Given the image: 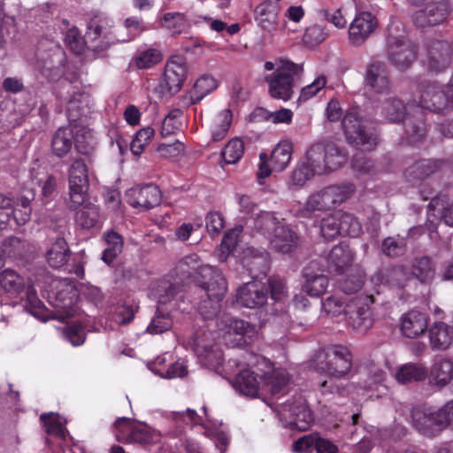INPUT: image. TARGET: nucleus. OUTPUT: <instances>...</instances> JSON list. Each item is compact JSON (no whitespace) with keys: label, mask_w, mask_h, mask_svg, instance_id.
<instances>
[{"label":"nucleus","mask_w":453,"mask_h":453,"mask_svg":"<svg viewBox=\"0 0 453 453\" xmlns=\"http://www.w3.org/2000/svg\"><path fill=\"white\" fill-rule=\"evenodd\" d=\"M440 168L438 161L434 159H423L415 162L405 171V177L410 182L423 180L435 173Z\"/></svg>","instance_id":"58836bf2"},{"label":"nucleus","mask_w":453,"mask_h":453,"mask_svg":"<svg viewBox=\"0 0 453 453\" xmlns=\"http://www.w3.org/2000/svg\"><path fill=\"white\" fill-rule=\"evenodd\" d=\"M209 266L202 265L196 254H191L183 257L176 265V275L180 280L194 279L196 281L201 279V269Z\"/></svg>","instance_id":"e433bc0d"},{"label":"nucleus","mask_w":453,"mask_h":453,"mask_svg":"<svg viewBox=\"0 0 453 453\" xmlns=\"http://www.w3.org/2000/svg\"><path fill=\"white\" fill-rule=\"evenodd\" d=\"M426 380L431 387L439 389L449 385L453 381V359L448 357L434 358Z\"/></svg>","instance_id":"a878e982"},{"label":"nucleus","mask_w":453,"mask_h":453,"mask_svg":"<svg viewBox=\"0 0 453 453\" xmlns=\"http://www.w3.org/2000/svg\"><path fill=\"white\" fill-rule=\"evenodd\" d=\"M31 182L41 188L42 195L50 196L56 188V179L37 163L29 170Z\"/></svg>","instance_id":"4c0bfd02"},{"label":"nucleus","mask_w":453,"mask_h":453,"mask_svg":"<svg viewBox=\"0 0 453 453\" xmlns=\"http://www.w3.org/2000/svg\"><path fill=\"white\" fill-rule=\"evenodd\" d=\"M354 191V186L349 183L326 187L310 196L302 213L303 216H308L311 211L326 210L339 205L351 197Z\"/></svg>","instance_id":"0eeeda50"},{"label":"nucleus","mask_w":453,"mask_h":453,"mask_svg":"<svg viewBox=\"0 0 453 453\" xmlns=\"http://www.w3.org/2000/svg\"><path fill=\"white\" fill-rule=\"evenodd\" d=\"M319 359L327 361L319 366V370L326 372L331 377L342 378L349 373L352 366V357L349 350L342 345L329 348L326 353H319Z\"/></svg>","instance_id":"dca6fc26"},{"label":"nucleus","mask_w":453,"mask_h":453,"mask_svg":"<svg viewBox=\"0 0 453 453\" xmlns=\"http://www.w3.org/2000/svg\"><path fill=\"white\" fill-rule=\"evenodd\" d=\"M353 260L354 254L348 245H337L327 257V269L330 273L342 274L350 268Z\"/></svg>","instance_id":"2f4dec72"},{"label":"nucleus","mask_w":453,"mask_h":453,"mask_svg":"<svg viewBox=\"0 0 453 453\" xmlns=\"http://www.w3.org/2000/svg\"><path fill=\"white\" fill-rule=\"evenodd\" d=\"M340 288L346 294H353L357 292L364 284V275L358 272L355 275L348 276L340 281Z\"/></svg>","instance_id":"774afa93"},{"label":"nucleus","mask_w":453,"mask_h":453,"mask_svg":"<svg viewBox=\"0 0 453 453\" xmlns=\"http://www.w3.org/2000/svg\"><path fill=\"white\" fill-rule=\"evenodd\" d=\"M181 111L180 110L172 111L162 121L161 134L163 136L173 134L175 130H178L180 127V117Z\"/></svg>","instance_id":"338daca9"},{"label":"nucleus","mask_w":453,"mask_h":453,"mask_svg":"<svg viewBox=\"0 0 453 453\" xmlns=\"http://www.w3.org/2000/svg\"><path fill=\"white\" fill-rule=\"evenodd\" d=\"M327 36V33L324 27L319 25H312L309 27L303 35V42L309 47H315L320 44Z\"/></svg>","instance_id":"052dcab7"},{"label":"nucleus","mask_w":453,"mask_h":453,"mask_svg":"<svg viewBox=\"0 0 453 453\" xmlns=\"http://www.w3.org/2000/svg\"><path fill=\"white\" fill-rule=\"evenodd\" d=\"M201 270V279L197 282L207 298L197 303V310L204 320L216 318L217 329L213 332V339L231 347L249 344L257 336V326L229 314L218 317L227 291L226 280L215 267L206 266Z\"/></svg>","instance_id":"f257e3e1"},{"label":"nucleus","mask_w":453,"mask_h":453,"mask_svg":"<svg viewBox=\"0 0 453 453\" xmlns=\"http://www.w3.org/2000/svg\"><path fill=\"white\" fill-rule=\"evenodd\" d=\"M30 251V243L17 236H9L1 243V255L13 262L23 260Z\"/></svg>","instance_id":"473e14b6"},{"label":"nucleus","mask_w":453,"mask_h":453,"mask_svg":"<svg viewBox=\"0 0 453 453\" xmlns=\"http://www.w3.org/2000/svg\"><path fill=\"white\" fill-rule=\"evenodd\" d=\"M45 431L50 435H55L61 440H65V436L68 434L65 425L66 421L62 418L58 414L49 413L42 414L41 416Z\"/></svg>","instance_id":"49530a36"},{"label":"nucleus","mask_w":453,"mask_h":453,"mask_svg":"<svg viewBox=\"0 0 453 453\" xmlns=\"http://www.w3.org/2000/svg\"><path fill=\"white\" fill-rule=\"evenodd\" d=\"M453 45L447 41L436 40L430 42L427 50L426 65L429 69L440 72L449 65Z\"/></svg>","instance_id":"c85d7f7f"},{"label":"nucleus","mask_w":453,"mask_h":453,"mask_svg":"<svg viewBox=\"0 0 453 453\" xmlns=\"http://www.w3.org/2000/svg\"><path fill=\"white\" fill-rule=\"evenodd\" d=\"M340 221L341 218L339 216V211L326 216L322 219L320 226L322 236L326 240H330L342 234Z\"/></svg>","instance_id":"603ef678"},{"label":"nucleus","mask_w":453,"mask_h":453,"mask_svg":"<svg viewBox=\"0 0 453 453\" xmlns=\"http://www.w3.org/2000/svg\"><path fill=\"white\" fill-rule=\"evenodd\" d=\"M172 326L173 320L168 315L157 312L148 326L147 332L150 334H160L171 329Z\"/></svg>","instance_id":"e2e57ef3"},{"label":"nucleus","mask_w":453,"mask_h":453,"mask_svg":"<svg viewBox=\"0 0 453 453\" xmlns=\"http://www.w3.org/2000/svg\"><path fill=\"white\" fill-rule=\"evenodd\" d=\"M219 86L217 80L209 74L199 77L189 90V98L192 104L200 102L206 96L213 92Z\"/></svg>","instance_id":"ea45409f"},{"label":"nucleus","mask_w":453,"mask_h":453,"mask_svg":"<svg viewBox=\"0 0 453 453\" xmlns=\"http://www.w3.org/2000/svg\"><path fill=\"white\" fill-rule=\"evenodd\" d=\"M412 280L410 269L404 265L394 266L384 273L376 274L372 280L380 281L392 288H403Z\"/></svg>","instance_id":"f704fd0d"},{"label":"nucleus","mask_w":453,"mask_h":453,"mask_svg":"<svg viewBox=\"0 0 453 453\" xmlns=\"http://www.w3.org/2000/svg\"><path fill=\"white\" fill-rule=\"evenodd\" d=\"M372 303V296L365 298L351 299V303L348 310V315L345 318L346 324L357 333L364 334L367 332L373 324L369 303Z\"/></svg>","instance_id":"a211bd4d"},{"label":"nucleus","mask_w":453,"mask_h":453,"mask_svg":"<svg viewBox=\"0 0 453 453\" xmlns=\"http://www.w3.org/2000/svg\"><path fill=\"white\" fill-rule=\"evenodd\" d=\"M70 255L71 250L66 241L58 237L47 250L46 259L50 267L59 269L67 264Z\"/></svg>","instance_id":"c9c22d12"},{"label":"nucleus","mask_w":453,"mask_h":453,"mask_svg":"<svg viewBox=\"0 0 453 453\" xmlns=\"http://www.w3.org/2000/svg\"><path fill=\"white\" fill-rule=\"evenodd\" d=\"M280 416L286 420L287 426L299 431L308 430L313 422L311 411L302 397L295 403H285L280 411Z\"/></svg>","instance_id":"f3484780"},{"label":"nucleus","mask_w":453,"mask_h":453,"mask_svg":"<svg viewBox=\"0 0 453 453\" xmlns=\"http://www.w3.org/2000/svg\"><path fill=\"white\" fill-rule=\"evenodd\" d=\"M104 239L108 244L103 253L102 259L106 264L110 265L114 258L122 251L123 240L120 234L114 231H110L104 234Z\"/></svg>","instance_id":"09e8293b"},{"label":"nucleus","mask_w":453,"mask_h":453,"mask_svg":"<svg viewBox=\"0 0 453 453\" xmlns=\"http://www.w3.org/2000/svg\"><path fill=\"white\" fill-rule=\"evenodd\" d=\"M365 89L371 95H383L389 90L388 73L384 64L372 63L365 75Z\"/></svg>","instance_id":"bb28decb"},{"label":"nucleus","mask_w":453,"mask_h":453,"mask_svg":"<svg viewBox=\"0 0 453 453\" xmlns=\"http://www.w3.org/2000/svg\"><path fill=\"white\" fill-rule=\"evenodd\" d=\"M392 376L401 385L420 382L426 380L428 368L422 363L408 362L398 365L392 372Z\"/></svg>","instance_id":"c756f323"},{"label":"nucleus","mask_w":453,"mask_h":453,"mask_svg":"<svg viewBox=\"0 0 453 453\" xmlns=\"http://www.w3.org/2000/svg\"><path fill=\"white\" fill-rule=\"evenodd\" d=\"M342 235L357 237L360 234L362 227L358 220L350 213L339 211Z\"/></svg>","instance_id":"bf43d9fd"},{"label":"nucleus","mask_w":453,"mask_h":453,"mask_svg":"<svg viewBox=\"0 0 453 453\" xmlns=\"http://www.w3.org/2000/svg\"><path fill=\"white\" fill-rule=\"evenodd\" d=\"M73 143L79 152L88 153L94 145V137L91 131L84 127L67 126L58 128L51 141V149L54 155L63 157L71 150Z\"/></svg>","instance_id":"39448f33"},{"label":"nucleus","mask_w":453,"mask_h":453,"mask_svg":"<svg viewBox=\"0 0 453 453\" xmlns=\"http://www.w3.org/2000/svg\"><path fill=\"white\" fill-rule=\"evenodd\" d=\"M453 108V78L448 84L446 90H441L435 84H429L420 91L419 102L416 105H410L415 113L421 119L423 109L430 111H441L446 108Z\"/></svg>","instance_id":"9d476101"},{"label":"nucleus","mask_w":453,"mask_h":453,"mask_svg":"<svg viewBox=\"0 0 453 453\" xmlns=\"http://www.w3.org/2000/svg\"><path fill=\"white\" fill-rule=\"evenodd\" d=\"M326 84V78L324 75L318 76L313 82L303 87L300 92L298 100L302 102L308 101L321 91Z\"/></svg>","instance_id":"0e129e2a"},{"label":"nucleus","mask_w":453,"mask_h":453,"mask_svg":"<svg viewBox=\"0 0 453 453\" xmlns=\"http://www.w3.org/2000/svg\"><path fill=\"white\" fill-rule=\"evenodd\" d=\"M188 77V65L180 57H172L165 63L164 73L154 92L159 97L165 95H175L180 91Z\"/></svg>","instance_id":"1a4fd4ad"},{"label":"nucleus","mask_w":453,"mask_h":453,"mask_svg":"<svg viewBox=\"0 0 453 453\" xmlns=\"http://www.w3.org/2000/svg\"><path fill=\"white\" fill-rule=\"evenodd\" d=\"M241 228L236 227L228 231L223 237L221 244L218 250V258L220 261H225L228 257V256L234 251L236 248L238 236L241 233Z\"/></svg>","instance_id":"6e6d98bb"},{"label":"nucleus","mask_w":453,"mask_h":453,"mask_svg":"<svg viewBox=\"0 0 453 453\" xmlns=\"http://www.w3.org/2000/svg\"><path fill=\"white\" fill-rule=\"evenodd\" d=\"M350 303L351 300L347 301L342 299L341 296L334 295L327 297L322 302V310L326 313V315L332 318L343 314L345 319L348 315V310L351 309L349 307Z\"/></svg>","instance_id":"de8ad7c7"},{"label":"nucleus","mask_w":453,"mask_h":453,"mask_svg":"<svg viewBox=\"0 0 453 453\" xmlns=\"http://www.w3.org/2000/svg\"><path fill=\"white\" fill-rule=\"evenodd\" d=\"M160 24L163 27L178 34L189 27L186 15L181 12L165 13Z\"/></svg>","instance_id":"3c124183"},{"label":"nucleus","mask_w":453,"mask_h":453,"mask_svg":"<svg viewBox=\"0 0 453 453\" xmlns=\"http://www.w3.org/2000/svg\"><path fill=\"white\" fill-rule=\"evenodd\" d=\"M449 13V5L446 1L428 3L424 9L412 14V22L418 27H433L443 23Z\"/></svg>","instance_id":"4be33fe9"},{"label":"nucleus","mask_w":453,"mask_h":453,"mask_svg":"<svg viewBox=\"0 0 453 453\" xmlns=\"http://www.w3.org/2000/svg\"><path fill=\"white\" fill-rule=\"evenodd\" d=\"M428 316L417 310L403 313L400 319V331L410 339L422 336L427 330Z\"/></svg>","instance_id":"cd10ccee"},{"label":"nucleus","mask_w":453,"mask_h":453,"mask_svg":"<svg viewBox=\"0 0 453 453\" xmlns=\"http://www.w3.org/2000/svg\"><path fill=\"white\" fill-rule=\"evenodd\" d=\"M12 220L19 226L25 225L30 219L31 207L28 199H20L12 209Z\"/></svg>","instance_id":"680f3d73"},{"label":"nucleus","mask_w":453,"mask_h":453,"mask_svg":"<svg viewBox=\"0 0 453 453\" xmlns=\"http://www.w3.org/2000/svg\"><path fill=\"white\" fill-rule=\"evenodd\" d=\"M54 286L57 291L50 296V303L57 310L55 319L63 321L73 317L77 312V290L65 280H56Z\"/></svg>","instance_id":"4468645a"},{"label":"nucleus","mask_w":453,"mask_h":453,"mask_svg":"<svg viewBox=\"0 0 453 453\" xmlns=\"http://www.w3.org/2000/svg\"><path fill=\"white\" fill-rule=\"evenodd\" d=\"M441 418V408L418 406L411 411L413 426L426 436H434L443 429Z\"/></svg>","instance_id":"aec40b11"},{"label":"nucleus","mask_w":453,"mask_h":453,"mask_svg":"<svg viewBox=\"0 0 453 453\" xmlns=\"http://www.w3.org/2000/svg\"><path fill=\"white\" fill-rule=\"evenodd\" d=\"M410 105H416V104H410L406 107L400 100L392 99L388 101V105L385 107V112L389 121L396 122L404 118L405 112L408 110L409 116L404 119V126L411 142H416L425 135L426 125L418 117V114L410 109Z\"/></svg>","instance_id":"9b49d317"},{"label":"nucleus","mask_w":453,"mask_h":453,"mask_svg":"<svg viewBox=\"0 0 453 453\" xmlns=\"http://www.w3.org/2000/svg\"><path fill=\"white\" fill-rule=\"evenodd\" d=\"M392 30L391 26L388 38V60L398 68H406L416 58V49L410 42H405L403 36L394 35Z\"/></svg>","instance_id":"412c9836"},{"label":"nucleus","mask_w":453,"mask_h":453,"mask_svg":"<svg viewBox=\"0 0 453 453\" xmlns=\"http://www.w3.org/2000/svg\"><path fill=\"white\" fill-rule=\"evenodd\" d=\"M428 340L433 350H446L453 342V334L443 322H434L427 327Z\"/></svg>","instance_id":"72a5a7b5"},{"label":"nucleus","mask_w":453,"mask_h":453,"mask_svg":"<svg viewBox=\"0 0 453 453\" xmlns=\"http://www.w3.org/2000/svg\"><path fill=\"white\" fill-rule=\"evenodd\" d=\"M76 222L82 228L90 229L99 224L98 208L91 203L84 205L76 213Z\"/></svg>","instance_id":"8fccbe9b"},{"label":"nucleus","mask_w":453,"mask_h":453,"mask_svg":"<svg viewBox=\"0 0 453 453\" xmlns=\"http://www.w3.org/2000/svg\"><path fill=\"white\" fill-rule=\"evenodd\" d=\"M378 27L376 17L370 12H358L349 27V40L352 45H362Z\"/></svg>","instance_id":"5701e85b"},{"label":"nucleus","mask_w":453,"mask_h":453,"mask_svg":"<svg viewBox=\"0 0 453 453\" xmlns=\"http://www.w3.org/2000/svg\"><path fill=\"white\" fill-rule=\"evenodd\" d=\"M289 376L285 369L274 368L269 360L258 357L254 365L240 370L234 387L243 395L259 398L268 394H284Z\"/></svg>","instance_id":"f03ea898"},{"label":"nucleus","mask_w":453,"mask_h":453,"mask_svg":"<svg viewBox=\"0 0 453 453\" xmlns=\"http://www.w3.org/2000/svg\"><path fill=\"white\" fill-rule=\"evenodd\" d=\"M342 128L348 141L364 150H372L378 144L377 135L366 131L357 109H351L346 113L342 119Z\"/></svg>","instance_id":"f8f14e48"},{"label":"nucleus","mask_w":453,"mask_h":453,"mask_svg":"<svg viewBox=\"0 0 453 453\" xmlns=\"http://www.w3.org/2000/svg\"><path fill=\"white\" fill-rule=\"evenodd\" d=\"M267 253L259 251L253 247H247L243 250L242 264L244 266L249 267V270L252 272V265L265 263L267 261Z\"/></svg>","instance_id":"69168bd1"},{"label":"nucleus","mask_w":453,"mask_h":453,"mask_svg":"<svg viewBox=\"0 0 453 453\" xmlns=\"http://www.w3.org/2000/svg\"><path fill=\"white\" fill-rule=\"evenodd\" d=\"M328 288V279L326 276L306 275V281L303 285V290L311 296H319L324 294Z\"/></svg>","instance_id":"5fc2aeb1"},{"label":"nucleus","mask_w":453,"mask_h":453,"mask_svg":"<svg viewBox=\"0 0 453 453\" xmlns=\"http://www.w3.org/2000/svg\"><path fill=\"white\" fill-rule=\"evenodd\" d=\"M25 284L24 278L12 269L7 268L0 273V286L8 293H20Z\"/></svg>","instance_id":"a18cd8bd"},{"label":"nucleus","mask_w":453,"mask_h":453,"mask_svg":"<svg viewBox=\"0 0 453 453\" xmlns=\"http://www.w3.org/2000/svg\"><path fill=\"white\" fill-rule=\"evenodd\" d=\"M174 420L177 423L183 422L188 426H197L200 425L205 429L206 435L213 440L216 443V446L219 448L220 453H224L226 451V446L229 441V438L227 434L218 428H210L208 422L210 420L208 419L207 422L203 420V418L196 413L195 410L192 409H187L183 412H174L173 413Z\"/></svg>","instance_id":"6ab92c4d"},{"label":"nucleus","mask_w":453,"mask_h":453,"mask_svg":"<svg viewBox=\"0 0 453 453\" xmlns=\"http://www.w3.org/2000/svg\"><path fill=\"white\" fill-rule=\"evenodd\" d=\"M293 144L288 140H281L279 142L272 150L271 157L265 153L259 156L260 162L258 164V170L257 173L259 180L267 178L272 172L284 171L292 159Z\"/></svg>","instance_id":"ddd939ff"},{"label":"nucleus","mask_w":453,"mask_h":453,"mask_svg":"<svg viewBox=\"0 0 453 453\" xmlns=\"http://www.w3.org/2000/svg\"><path fill=\"white\" fill-rule=\"evenodd\" d=\"M268 297V289L265 283L252 280L241 286L236 294V302L242 307L255 309L263 306Z\"/></svg>","instance_id":"b1692460"},{"label":"nucleus","mask_w":453,"mask_h":453,"mask_svg":"<svg viewBox=\"0 0 453 453\" xmlns=\"http://www.w3.org/2000/svg\"><path fill=\"white\" fill-rule=\"evenodd\" d=\"M163 56L159 50L148 49L137 53L134 64L139 69H150L162 61Z\"/></svg>","instance_id":"864d4df0"},{"label":"nucleus","mask_w":453,"mask_h":453,"mask_svg":"<svg viewBox=\"0 0 453 453\" xmlns=\"http://www.w3.org/2000/svg\"><path fill=\"white\" fill-rule=\"evenodd\" d=\"M160 191L155 185L135 186L126 193L127 202L134 208L150 209L159 203Z\"/></svg>","instance_id":"393cba45"},{"label":"nucleus","mask_w":453,"mask_h":453,"mask_svg":"<svg viewBox=\"0 0 453 453\" xmlns=\"http://www.w3.org/2000/svg\"><path fill=\"white\" fill-rule=\"evenodd\" d=\"M348 160L346 152L334 142L319 141L310 146L303 160L293 170L289 183L303 186L315 175H323L336 171Z\"/></svg>","instance_id":"7ed1b4c3"},{"label":"nucleus","mask_w":453,"mask_h":453,"mask_svg":"<svg viewBox=\"0 0 453 453\" xmlns=\"http://www.w3.org/2000/svg\"><path fill=\"white\" fill-rule=\"evenodd\" d=\"M232 122V113L230 110H224L219 112L211 119L210 130L213 141H221L228 133Z\"/></svg>","instance_id":"79ce46f5"},{"label":"nucleus","mask_w":453,"mask_h":453,"mask_svg":"<svg viewBox=\"0 0 453 453\" xmlns=\"http://www.w3.org/2000/svg\"><path fill=\"white\" fill-rule=\"evenodd\" d=\"M69 197L71 206L77 208L88 199V167L82 159H75L68 171Z\"/></svg>","instance_id":"2eb2a0df"},{"label":"nucleus","mask_w":453,"mask_h":453,"mask_svg":"<svg viewBox=\"0 0 453 453\" xmlns=\"http://www.w3.org/2000/svg\"><path fill=\"white\" fill-rule=\"evenodd\" d=\"M115 427L120 430V434H117L118 440L127 434L129 441L137 442L148 447L154 453H165L161 445L162 436L158 431L152 429L147 426H132V420L127 418H119L114 423Z\"/></svg>","instance_id":"6e6552de"},{"label":"nucleus","mask_w":453,"mask_h":453,"mask_svg":"<svg viewBox=\"0 0 453 453\" xmlns=\"http://www.w3.org/2000/svg\"><path fill=\"white\" fill-rule=\"evenodd\" d=\"M254 18L263 30L274 33L279 26V10L272 0H265L254 10Z\"/></svg>","instance_id":"7c9ffc66"},{"label":"nucleus","mask_w":453,"mask_h":453,"mask_svg":"<svg viewBox=\"0 0 453 453\" xmlns=\"http://www.w3.org/2000/svg\"><path fill=\"white\" fill-rule=\"evenodd\" d=\"M154 134V129L150 127L139 130L130 143L132 153L135 156L141 155Z\"/></svg>","instance_id":"13d9d810"},{"label":"nucleus","mask_w":453,"mask_h":453,"mask_svg":"<svg viewBox=\"0 0 453 453\" xmlns=\"http://www.w3.org/2000/svg\"><path fill=\"white\" fill-rule=\"evenodd\" d=\"M253 225L269 241L276 251L288 254L299 244L298 236L288 226L280 225L272 212L264 211L252 219Z\"/></svg>","instance_id":"20e7f679"},{"label":"nucleus","mask_w":453,"mask_h":453,"mask_svg":"<svg viewBox=\"0 0 453 453\" xmlns=\"http://www.w3.org/2000/svg\"><path fill=\"white\" fill-rule=\"evenodd\" d=\"M244 152V144L241 139H232L227 142L222 151V157L226 164L237 163Z\"/></svg>","instance_id":"4d7b16f0"},{"label":"nucleus","mask_w":453,"mask_h":453,"mask_svg":"<svg viewBox=\"0 0 453 453\" xmlns=\"http://www.w3.org/2000/svg\"><path fill=\"white\" fill-rule=\"evenodd\" d=\"M26 311L33 317L42 322L48 321L52 318L51 312L44 306L32 288H28L25 304Z\"/></svg>","instance_id":"37998d69"},{"label":"nucleus","mask_w":453,"mask_h":453,"mask_svg":"<svg viewBox=\"0 0 453 453\" xmlns=\"http://www.w3.org/2000/svg\"><path fill=\"white\" fill-rule=\"evenodd\" d=\"M302 73V65L280 59L276 71L265 77L269 85L270 95L276 99L289 100L293 96V88Z\"/></svg>","instance_id":"423d86ee"},{"label":"nucleus","mask_w":453,"mask_h":453,"mask_svg":"<svg viewBox=\"0 0 453 453\" xmlns=\"http://www.w3.org/2000/svg\"><path fill=\"white\" fill-rule=\"evenodd\" d=\"M427 216L431 223L440 217L446 225L453 226V203L444 207L441 199H432L427 206Z\"/></svg>","instance_id":"c03bdc74"},{"label":"nucleus","mask_w":453,"mask_h":453,"mask_svg":"<svg viewBox=\"0 0 453 453\" xmlns=\"http://www.w3.org/2000/svg\"><path fill=\"white\" fill-rule=\"evenodd\" d=\"M409 269L412 279L415 278L421 283H430L434 278L435 270L427 257L414 259Z\"/></svg>","instance_id":"a19ab883"}]
</instances>
